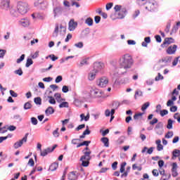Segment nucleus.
I'll list each match as a JSON object with an SVG mask.
<instances>
[{"instance_id":"obj_57","label":"nucleus","mask_w":180,"mask_h":180,"mask_svg":"<svg viewBox=\"0 0 180 180\" xmlns=\"http://www.w3.org/2000/svg\"><path fill=\"white\" fill-rule=\"evenodd\" d=\"M178 26L174 25L172 29V32L170 33V34H172V33H176V32H178Z\"/></svg>"},{"instance_id":"obj_29","label":"nucleus","mask_w":180,"mask_h":180,"mask_svg":"<svg viewBox=\"0 0 180 180\" xmlns=\"http://www.w3.org/2000/svg\"><path fill=\"white\" fill-rule=\"evenodd\" d=\"M171 60H172V56H166L162 59V63H171Z\"/></svg>"},{"instance_id":"obj_2","label":"nucleus","mask_w":180,"mask_h":180,"mask_svg":"<svg viewBox=\"0 0 180 180\" xmlns=\"http://www.w3.org/2000/svg\"><path fill=\"white\" fill-rule=\"evenodd\" d=\"M84 155H82L80 158V161H82V167H88L89 165V161L92 159L91 154H92V151L89 149V148L86 147L83 150Z\"/></svg>"},{"instance_id":"obj_3","label":"nucleus","mask_w":180,"mask_h":180,"mask_svg":"<svg viewBox=\"0 0 180 180\" xmlns=\"http://www.w3.org/2000/svg\"><path fill=\"white\" fill-rule=\"evenodd\" d=\"M29 8V4L26 2L18 1L17 4V9L21 15L27 13V9Z\"/></svg>"},{"instance_id":"obj_10","label":"nucleus","mask_w":180,"mask_h":180,"mask_svg":"<svg viewBox=\"0 0 180 180\" xmlns=\"http://www.w3.org/2000/svg\"><path fill=\"white\" fill-rule=\"evenodd\" d=\"M77 26H78V22H75L74 19H71L69 22L68 30L74 32V30L77 29Z\"/></svg>"},{"instance_id":"obj_45","label":"nucleus","mask_w":180,"mask_h":180,"mask_svg":"<svg viewBox=\"0 0 180 180\" xmlns=\"http://www.w3.org/2000/svg\"><path fill=\"white\" fill-rule=\"evenodd\" d=\"M82 129H85V124H82L79 125L76 129L75 131H79V130H82Z\"/></svg>"},{"instance_id":"obj_62","label":"nucleus","mask_w":180,"mask_h":180,"mask_svg":"<svg viewBox=\"0 0 180 180\" xmlns=\"http://www.w3.org/2000/svg\"><path fill=\"white\" fill-rule=\"evenodd\" d=\"M117 162H114L112 164V168L114 171H116V169H117Z\"/></svg>"},{"instance_id":"obj_51","label":"nucleus","mask_w":180,"mask_h":180,"mask_svg":"<svg viewBox=\"0 0 180 180\" xmlns=\"http://www.w3.org/2000/svg\"><path fill=\"white\" fill-rule=\"evenodd\" d=\"M66 30L67 28L63 26V25H60V33H65Z\"/></svg>"},{"instance_id":"obj_52","label":"nucleus","mask_w":180,"mask_h":180,"mask_svg":"<svg viewBox=\"0 0 180 180\" xmlns=\"http://www.w3.org/2000/svg\"><path fill=\"white\" fill-rule=\"evenodd\" d=\"M112 6H113V3L107 4L105 6L106 11H109V10L112 9Z\"/></svg>"},{"instance_id":"obj_58","label":"nucleus","mask_w":180,"mask_h":180,"mask_svg":"<svg viewBox=\"0 0 180 180\" xmlns=\"http://www.w3.org/2000/svg\"><path fill=\"white\" fill-rule=\"evenodd\" d=\"M155 39L158 43H161V41H162V39H161V36L160 35H155Z\"/></svg>"},{"instance_id":"obj_35","label":"nucleus","mask_w":180,"mask_h":180,"mask_svg":"<svg viewBox=\"0 0 180 180\" xmlns=\"http://www.w3.org/2000/svg\"><path fill=\"white\" fill-rule=\"evenodd\" d=\"M162 127H164V124L161 122H158L155 127V130H158L160 129H162Z\"/></svg>"},{"instance_id":"obj_22","label":"nucleus","mask_w":180,"mask_h":180,"mask_svg":"<svg viewBox=\"0 0 180 180\" xmlns=\"http://www.w3.org/2000/svg\"><path fill=\"white\" fill-rule=\"evenodd\" d=\"M180 155V150L178 149H174L172 152V160H174L175 158L179 157Z\"/></svg>"},{"instance_id":"obj_25","label":"nucleus","mask_w":180,"mask_h":180,"mask_svg":"<svg viewBox=\"0 0 180 180\" xmlns=\"http://www.w3.org/2000/svg\"><path fill=\"white\" fill-rule=\"evenodd\" d=\"M60 27L58 26V24L56 25L55 30L53 32V37H57L58 36V32H59Z\"/></svg>"},{"instance_id":"obj_55","label":"nucleus","mask_w":180,"mask_h":180,"mask_svg":"<svg viewBox=\"0 0 180 180\" xmlns=\"http://www.w3.org/2000/svg\"><path fill=\"white\" fill-rule=\"evenodd\" d=\"M142 169L143 168L141 167H138L136 164L132 165V169L134 170L138 169V171H141Z\"/></svg>"},{"instance_id":"obj_60","label":"nucleus","mask_w":180,"mask_h":180,"mask_svg":"<svg viewBox=\"0 0 180 180\" xmlns=\"http://www.w3.org/2000/svg\"><path fill=\"white\" fill-rule=\"evenodd\" d=\"M94 21L96 24L99 23V22H101V16L99 15H96L94 17Z\"/></svg>"},{"instance_id":"obj_47","label":"nucleus","mask_w":180,"mask_h":180,"mask_svg":"<svg viewBox=\"0 0 180 180\" xmlns=\"http://www.w3.org/2000/svg\"><path fill=\"white\" fill-rule=\"evenodd\" d=\"M75 47H77V49H82V47H84V43L78 42L77 44H75Z\"/></svg>"},{"instance_id":"obj_15","label":"nucleus","mask_w":180,"mask_h":180,"mask_svg":"<svg viewBox=\"0 0 180 180\" xmlns=\"http://www.w3.org/2000/svg\"><path fill=\"white\" fill-rule=\"evenodd\" d=\"M19 24L23 27H27L30 25V21L27 18H22L19 21Z\"/></svg>"},{"instance_id":"obj_1","label":"nucleus","mask_w":180,"mask_h":180,"mask_svg":"<svg viewBox=\"0 0 180 180\" xmlns=\"http://www.w3.org/2000/svg\"><path fill=\"white\" fill-rule=\"evenodd\" d=\"M133 58L129 53L122 55L118 60V73L119 75H123L127 72L129 68H131L133 65Z\"/></svg>"},{"instance_id":"obj_5","label":"nucleus","mask_w":180,"mask_h":180,"mask_svg":"<svg viewBox=\"0 0 180 180\" xmlns=\"http://www.w3.org/2000/svg\"><path fill=\"white\" fill-rule=\"evenodd\" d=\"M29 136V133L25 134V136L20 140V141H17L14 143V148L18 149L19 147H22L23 146V143H26L27 141V137Z\"/></svg>"},{"instance_id":"obj_36","label":"nucleus","mask_w":180,"mask_h":180,"mask_svg":"<svg viewBox=\"0 0 180 180\" xmlns=\"http://www.w3.org/2000/svg\"><path fill=\"white\" fill-rule=\"evenodd\" d=\"M136 4L140 6H143V5H146V4H147V0H136Z\"/></svg>"},{"instance_id":"obj_19","label":"nucleus","mask_w":180,"mask_h":180,"mask_svg":"<svg viewBox=\"0 0 180 180\" xmlns=\"http://www.w3.org/2000/svg\"><path fill=\"white\" fill-rule=\"evenodd\" d=\"M68 179L76 180L78 179V175H77V172H72L68 174Z\"/></svg>"},{"instance_id":"obj_17","label":"nucleus","mask_w":180,"mask_h":180,"mask_svg":"<svg viewBox=\"0 0 180 180\" xmlns=\"http://www.w3.org/2000/svg\"><path fill=\"white\" fill-rule=\"evenodd\" d=\"M94 70H97V72L101 71V69L103 68V63L101 62H96L94 64Z\"/></svg>"},{"instance_id":"obj_43","label":"nucleus","mask_w":180,"mask_h":180,"mask_svg":"<svg viewBox=\"0 0 180 180\" xmlns=\"http://www.w3.org/2000/svg\"><path fill=\"white\" fill-rule=\"evenodd\" d=\"M14 73H15L17 75H23V71L22 70V68H19L18 70H15L14 71Z\"/></svg>"},{"instance_id":"obj_27","label":"nucleus","mask_w":180,"mask_h":180,"mask_svg":"<svg viewBox=\"0 0 180 180\" xmlns=\"http://www.w3.org/2000/svg\"><path fill=\"white\" fill-rule=\"evenodd\" d=\"M143 115H144V112H139L135 114L134 115V120H139V119H141V117H143Z\"/></svg>"},{"instance_id":"obj_31","label":"nucleus","mask_w":180,"mask_h":180,"mask_svg":"<svg viewBox=\"0 0 180 180\" xmlns=\"http://www.w3.org/2000/svg\"><path fill=\"white\" fill-rule=\"evenodd\" d=\"M32 108V103H30V101H28L24 104V109L25 110H27L28 109Z\"/></svg>"},{"instance_id":"obj_13","label":"nucleus","mask_w":180,"mask_h":180,"mask_svg":"<svg viewBox=\"0 0 180 180\" xmlns=\"http://www.w3.org/2000/svg\"><path fill=\"white\" fill-rule=\"evenodd\" d=\"M110 64L115 69V72H114L113 75H116V74L119 75V73H118L119 65L117 67V60L116 59L110 60Z\"/></svg>"},{"instance_id":"obj_64","label":"nucleus","mask_w":180,"mask_h":180,"mask_svg":"<svg viewBox=\"0 0 180 180\" xmlns=\"http://www.w3.org/2000/svg\"><path fill=\"white\" fill-rule=\"evenodd\" d=\"M69 89H68V87L67 86H63V88H62V91L64 93V94H67V92H68Z\"/></svg>"},{"instance_id":"obj_50","label":"nucleus","mask_w":180,"mask_h":180,"mask_svg":"<svg viewBox=\"0 0 180 180\" xmlns=\"http://www.w3.org/2000/svg\"><path fill=\"white\" fill-rule=\"evenodd\" d=\"M27 165L30 167H34V160H33V158H30L29 160Z\"/></svg>"},{"instance_id":"obj_30","label":"nucleus","mask_w":180,"mask_h":180,"mask_svg":"<svg viewBox=\"0 0 180 180\" xmlns=\"http://www.w3.org/2000/svg\"><path fill=\"white\" fill-rule=\"evenodd\" d=\"M173 123H174V121H172V120H171V119L168 120L167 128L169 129V130H171V129H172V124Z\"/></svg>"},{"instance_id":"obj_32","label":"nucleus","mask_w":180,"mask_h":180,"mask_svg":"<svg viewBox=\"0 0 180 180\" xmlns=\"http://www.w3.org/2000/svg\"><path fill=\"white\" fill-rule=\"evenodd\" d=\"M32 64H33V60H32V58H27V63L25 64V67L27 68H29V67H30V65H32Z\"/></svg>"},{"instance_id":"obj_41","label":"nucleus","mask_w":180,"mask_h":180,"mask_svg":"<svg viewBox=\"0 0 180 180\" xmlns=\"http://www.w3.org/2000/svg\"><path fill=\"white\" fill-rule=\"evenodd\" d=\"M14 120H17L18 122H22V117L20 115H15L13 117Z\"/></svg>"},{"instance_id":"obj_59","label":"nucleus","mask_w":180,"mask_h":180,"mask_svg":"<svg viewBox=\"0 0 180 180\" xmlns=\"http://www.w3.org/2000/svg\"><path fill=\"white\" fill-rule=\"evenodd\" d=\"M7 130H9L10 131H15V130H16V127L11 125L7 128Z\"/></svg>"},{"instance_id":"obj_23","label":"nucleus","mask_w":180,"mask_h":180,"mask_svg":"<svg viewBox=\"0 0 180 180\" xmlns=\"http://www.w3.org/2000/svg\"><path fill=\"white\" fill-rule=\"evenodd\" d=\"M154 8H155V4L148 2V6L146 7V9L151 12L152 11H154Z\"/></svg>"},{"instance_id":"obj_54","label":"nucleus","mask_w":180,"mask_h":180,"mask_svg":"<svg viewBox=\"0 0 180 180\" xmlns=\"http://www.w3.org/2000/svg\"><path fill=\"white\" fill-rule=\"evenodd\" d=\"M48 57L52 60V61H56V60H58V57L55 56L54 54L49 55Z\"/></svg>"},{"instance_id":"obj_26","label":"nucleus","mask_w":180,"mask_h":180,"mask_svg":"<svg viewBox=\"0 0 180 180\" xmlns=\"http://www.w3.org/2000/svg\"><path fill=\"white\" fill-rule=\"evenodd\" d=\"M101 141L103 143L104 147H109V139L108 137L102 138Z\"/></svg>"},{"instance_id":"obj_21","label":"nucleus","mask_w":180,"mask_h":180,"mask_svg":"<svg viewBox=\"0 0 180 180\" xmlns=\"http://www.w3.org/2000/svg\"><path fill=\"white\" fill-rule=\"evenodd\" d=\"M58 168V163L57 162H53L52 163L49 169V171H56Z\"/></svg>"},{"instance_id":"obj_14","label":"nucleus","mask_w":180,"mask_h":180,"mask_svg":"<svg viewBox=\"0 0 180 180\" xmlns=\"http://www.w3.org/2000/svg\"><path fill=\"white\" fill-rule=\"evenodd\" d=\"M176 169H178V165L176 162H174L172 168V176H174V178L178 176V172Z\"/></svg>"},{"instance_id":"obj_46","label":"nucleus","mask_w":180,"mask_h":180,"mask_svg":"<svg viewBox=\"0 0 180 180\" xmlns=\"http://www.w3.org/2000/svg\"><path fill=\"white\" fill-rule=\"evenodd\" d=\"M137 96H143V92L141 91H136L134 96L135 99H137Z\"/></svg>"},{"instance_id":"obj_40","label":"nucleus","mask_w":180,"mask_h":180,"mask_svg":"<svg viewBox=\"0 0 180 180\" xmlns=\"http://www.w3.org/2000/svg\"><path fill=\"white\" fill-rule=\"evenodd\" d=\"M69 104L68 102H63L59 105V108H68Z\"/></svg>"},{"instance_id":"obj_44","label":"nucleus","mask_w":180,"mask_h":180,"mask_svg":"<svg viewBox=\"0 0 180 180\" xmlns=\"http://www.w3.org/2000/svg\"><path fill=\"white\" fill-rule=\"evenodd\" d=\"M31 122L34 126H36L39 122L37 121V119L34 117H31Z\"/></svg>"},{"instance_id":"obj_18","label":"nucleus","mask_w":180,"mask_h":180,"mask_svg":"<svg viewBox=\"0 0 180 180\" xmlns=\"http://www.w3.org/2000/svg\"><path fill=\"white\" fill-rule=\"evenodd\" d=\"M53 13H54V18H56V16H58L59 15H61V13H63V8H61V7H56L53 8Z\"/></svg>"},{"instance_id":"obj_42","label":"nucleus","mask_w":180,"mask_h":180,"mask_svg":"<svg viewBox=\"0 0 180 180\" xmlns=\"http://www.w3.org/2000/svg\"><path fill=\"white\" fill-rule=\"evenodd\" d=\"M174 136L173 131H168L167 134H165V139H171Z\"/></svg>"},{"instance_id":"obj_38","label":"nucleus","mask_w":180,"mask_h":180,"mask_svg":"<svg viewBox=\"0 0 180 180\" xmlns=\"http://www.w3.org/2000/svg\"><path fill=\"white\" fill-rule=\"evenodd\" d=\"M148 106H150V102L145 103L141 107V110L144 112V110H146Z\"/></svg>"},{"instance_id":"obj_28","label":"nucleus","mask_w":180,"mask_h":180,"mask_svg":"<svg viewBox=\"0 0 180 180\" xmlns=\"http://www.w3.org/2000/svg\"><path fill=\"white\" fill-rule=\"evenodd\" d=\"M85 23H86V25H88V26H92V25H94V20L91 18H88L85 20Z\"/></svg>"},{"instance_id":"obj_63","label":"nucleus","mask_w":180,"mask_h":180,"mask_svg":"<svg viewBox=\"0 0 180 180\" xmlns=\"http://www.w3.org/2000/svg\"><path fill=\"white\" fill-rule=\"evenodd\" d=\"M167 113L168 110H160V115L162 116V117H164V116H165V115H167Z\"/></svg>"},{"instance_id":"obj_53","label":"nucleus","mask_w":180,"mask_h":180,"mask_svg":"<svg viewBox=\"0 0 180 180\" xmlns=\"http://www.w3.org/2000/svg\"><path fill=\"white\" fill-rule=\"evenodd\" d=\"M25 60V54H22L20 58L17 59V64H20V63H22Z\"/></svg>"},{"instance_id":"obj_4","label":"nucleus","mask_w":180,"mask_h":180,"mask_svg":"<svg viewBox=\"0 0 180 180\" xmlns=\"http://www.w3.org/2000/svg\"><path fill=\"white\" fill-rule=\"evenodd\" d=\"M108 84H109V79L106 77H103L97 81V85H98L100 88H105Z\"/></svg>"},{"instance_id":"obj_33","label":"nucleus","mask_w":180,"mask_h":180,"mask_svg":"<svg viewBox=\"0 0 180 180\" xmlns=\"http://www.w3.org/2000/svg\"><path fill=\"white\" fill-rule=\"evenodd\" d=\"M34 102L36 105H41V98H40V97L34 98Z\"/></svg>"},{"instance_id":"obj_48","label":"nucleus","mask_w":180,"mask_h":180,"mask_svg":"<svg viewBox=\"0 0 180 180\" xmlns=\"http://www.w3.org/2000/svg\"><path fill=\"white\" fill-rule=\"evenodd\" d=\"M61 81H63V76L59 75V76H58V77L56 78L55 82H56V84H58V83L61 82Z\"/></svg>"},{"instance_id":"obj_37","label":"nucleus","mask_w":180,"mask_h":180,"mask_svg":"<svg viewBox=\"0 0 180 180\" xmlns=\"http://www.w3.org/2000/svg\"><path fill=\"white\" fill-rule=\"evenodd\" d=\"M48 98L49 99V102L51 105H56V99H54V97L49 96Z\"/></svg>"},{"instance_id":"obj_39","label":"nucleus","mask_w":180,"mask_h":180,"mask_svg":"<svg viewBox=\"0 0 180 180\" xmlns=\"http://www.w3.org/2000/svg\"><path fill=\"white\" fill-rule=\"evenodd\" d=\"M155 131L156 134H158V136H162V134H164V129H162V128L160 129H155Z\"/></svg>"},{"instance_id":"obj_56","label":"nucleus","mask_w":180,"mask_h":180,"mask_svg":"<svg viewBox=\"0 0 180 180\" xmlns=\"http://www.w3.org/2000/svg\"><path fill=\"white\" fill-rule=\"evenodd\" d=\"M169 29H171V22H168L167 24L166 28L165 30V31L166 32V33H169Z\"/></svg>"},{"instance_id":"obj_16","label":"nucleus","mask_w":180,"mask_h":180,"mask_svg":"<svg viewBox=\"0 0 180 180\" xmlns=\"http://www.w3.org/2000/svg\"><path fill=\"white\" fill-rule=\"evenodd\" d=\"M96 72H98V70L95 69L93 70L89 74V81H94L96 77Z\"/></svg>"},{"instance_id":"obj_12","label":"nucleus","mask_w":180,"mask_h":180,"mask_svg":"<svg viewBox=\"0 0 180 180\" xmlns=\"http://www.w3.org/2000/svg\"><path fill=\"white\" fill-rule=\"evenodd\" d=\"M91 93L95 98H101L102 97V91H100L98 89H93L91 90Z\"/></svg>"},{"instance_id":"obj_6","label":"nucleus","mask_w":180,"mask_h":180,"mask_svg":"<svg viewBox=\"0 0 180 180\" xmlns=\"http://www.w3.org/2000/svg\"><path fill=\"white\" fill-rule=\"evenodd\" d=\"M172 43H175V39L172 37H167L161 44V47L162 49H164V47H168V46H169V44H172Z\"/></svg>"},{"instance_id":"obj_34","label":"nucleus","mask_w":180,"mask_h":180,"mask_svg":"<svg viewBox=\"0 0 180 180\" xmlns=\"http://www.w3.org/2000/svg\"><path fill=\"white\" fill-rule=\"evenodd\" d=\"M126 165H127V163L126 162H124L121 164L120 172H121L122 174L124 172V167H126Z\"/></svg>"},{"instance_id":"obj_24","label":"nucleus","mask_w":180,"mask_h":180,"mask_svg":"<svg viewBox=\"0 0 180 180\" xmlns=\"http://www.w3.org/2000/svg\"><path fill=\"white\" fill-rule=\"evenodd\" d=\"M81 120L80 121L82 122V120H85V122H88L89 120V112L87 113L86 116H85V114H81L80 115Z\"/></svg>"},{"instance_id":"obj_49","label":"nucleus","mask_w":180,"mask_h":180,"mask_svg":"<svg viewBox=\"0 0 180 180\" xmlns=\"http://www.w3.org/2000/svg\"><path fill=\"white\" fill-rule=\"evenodd\" d=\"M53 136H54V137L60 136V133H58V128H57L56 130L53 131Z\"/></svg>"},{"instance_id":"obj_61","label":"nucleus","mask_w":180,"mask_h":180,"mask_svg":"<svg viewBox=\"0 0 180 180\" xmlns=\"http://www.w3.org/2000/svg\"><path fill=\"white\" fill-rule=\"evenodd\" d=\"M155 79V81H160V79H164V77L161 75V73H158Z\"/></svg>"},{"instance_id":"obj_8","label":"nucleus","mask_w":180,"mask_h":180,"mask_svg":"<svg viewBox=\"0 0 180 180\" xmlns=\"http://www.w3.org/2000/svg\"><path fill=\"white\" fill-rule=\"evenodd\" d=\"M57 148V145H54L52 148H47L46 149H44L43 151L41 150V157H46L49 153H53L54 150Z\"/></svg>"},{"instance_id":"obj_20","label":"nucleus","mask_w":180,"mask_h":180,"mask_svg":"<svg viewBox=\"0 0 180 180\" xmlns=\"http://www.w3.org/2000/svg\"><path fill=\"white\" fill-rule=\"evenodd\" d=\"M55 110L53 107L49 106L47 108V109L45 110V114L46 116H50V115H53L54 113Z\"/></svg>"},{"instance_id":"obj_7","label":"nucleus","mask_w":180,"mask_h":180,"mask_svg":"<svg viewBox=\"0 0 180 180\" xmlns=\"http://www.w3.org/2000/svg\"><path fill=\"white\" fill-rule=\"evenodd\" d=\"M34 6L38 9H46V3L44 0H36L34 3Z\"/></svg>"},{"instance_id":"obj_11","label":"nucleus","mask_w":180,"mask_h":180,"mask_svg":"<svg viewBox=\"0 0 180 180\" xmlns=\"http://www.w3.org/2000/svg\"><path fill=\"white\" fill-rule=\"evenodd\" d=\"M177 49H178V46H176V44H174L173 46H170L166 50V53L169 55L175 54V53H176Z\"/></svg>"},{"instance_id":"obj_9","label":"nucleus","mask_w":180,"mask_h":180,"mask_svg":"<svg viewBox=\"0 0 180 180\" xmlns=\"http://www.w3.org/2000/svg\"><path fill=\"white\" fill-rule=\"evenodd\" d=\"M11 1L9 0H2L0 4L1 9H4V11H8L9 9V5Z\"/></svg>"}]
</instances>
